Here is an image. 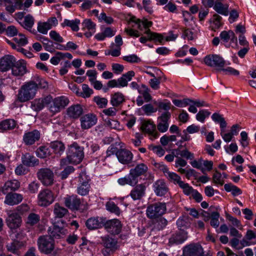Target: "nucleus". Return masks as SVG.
Segmentation results:
<instances>
[{"label":"nucleus","mask_w":256,"mask_h":256,"mask_svg":"<svg viewBox=\"0 0 256 256\" xmlns=\"http://www.w3.org/2000/svg\"><path fill=\"white\" fill-rule=\"evenodd\" d=\"M37 86L35 82L30 80L23 84L18 91L17 100L20 102H24L32 100L36 96Z\"/></svg>","instance_id":"nucleus-1"},{"label":"nucleus","mask_w":256,"mask_h":256,"mask_svg":"<svg viewBox=\"0 0 256 256\" xmlns=\"http://www.w3.org/2000/svg\"><path fill=\"white\" fill-rule=\"evenodd\" d=\"M84 156L83 148L77 144L74 143L70 145L67 152V159H62L60 162V165L64 166L68 162L78 164L82 162Z\"/></svg>","instance_id":"nucleus-2"},{"label":"nucleus","mask_w":256,"mask_h":256,"mask_svg":"<svg viewBox=\"0 0 256 256\" xmlns=\"http://www.w3.org/2000/svg\"><path fill=\"white\" fill-rule=\"evenodd\" d=\"M166 210V206L164 203L156 202L150 204L146 209V214L148 218L151 219L160 218L162 224L168 223L166 219L161 216Z\"/></svg>","instance_id":"nucleus-3"},{"label":"nucleus","mask_w":256,"mask_h":256,"mask_svg":"<svg viewBox=\"0 0 256 256\" xmlns=\"http://www.w3.org/2000/svg\"><path fill=\"white\" fill-rule=\"evenodd\" d=\"M38 179L45 186H50L53 184L54 174L53 172L48 168L40 169L36 174Z\"/></svg>","instance_id":"nucleus-4"},{"label":"nucleus","mask_w":256,"mask_h":256,"mask_svg":"<svg viewBox=\"0 0 256 256\" xmlns=\"http://www.w3.org/2000/svg\"><path fill=\"white\" fill-rule=\"evenodd\" d=\"M38 243L40 250L46 254L51 253L54 248V240L48 236H40Z\"/></svg>","instance_id":"nucleus-5"},{"label":"nucleus","mask_w":256,"mask_h":256,"mask_svg":"<svg viewBox=\"0 0 256 256\" xmlns=\"http://www.w3.org/2000/svg\"><path fill=\"white\" fill-rule=\"evenodd\" d=\"M204 62L207 66L216 68L217 70H222L226 64L224 58L216 54L206 56L204 58Z\"/></svg>","instance_id":"nucleus-6"},{"label":"nucleus","mask_w":256,"mask_h":256,"mask_svg":"<svg viewBox=\"0 0 256 256\" xmlns=\"http://www.w3.org/2000/svg\"><path fill=\"white\" fill-rule=\"evenodd\" d=\"M186 225L179 226V231L175 234H173L169 239V246L179 244L182 243L188 238L187 232H186Z\"/></svg>","instance_id":"nucleus-7"},{"label":"nucleus","mask_w":256,"mask_h":256,"mask_svg":"<svg viewBox=\"0 0 256 256\" xmlns=\"http://www.w3.org/2000/svg\"><path fill=\"white\" fill-rule=\"evenodd\" d=\"M54 197L53 192L48 189L41 190L38 194V204L42 206H46L53 202Z\"/></svg>","instance_id":"nucleus-8"},{"label":"nucleus","mask_w":256,"mask_h":256,"mask_svg":"<svg viewBox=\"0 0 256 256\" xmlns=\"http://www.w3.org/2000/svg\"><path fill=\"white\" fill-rule=\"evenodd\" d=\"M52 104L50 106L49 109L54 114L60 112L69 103L68 99L64 96L56 98L52 100Z\"/></svg>","instance_id":"nucleus-9"},{"label":"nucleus","mask_w":256,"mask_h":256,"mask_svg":"<svg viewBox=\"0 0 256 256\" xmlns=\"http://www.w3.org/2000/svg\"><path fill=\"white\" fill-rule=\"evenodd\" d=\"M58 24V20L56 17L53 16L48 19L46 22H39L38 23V31L43 34H48V30L51 29L53 26H56Z\"/></svg>","instance_id":"nucleus-10"},{"label":"nucleus","mask_w":256,"mask_h":256,"mask_svg":"<svg viewBox=\"0 0 256 256\" xmlns=\"http://www.w3.org/2000/svg\"><path fill=\"white\" fill-rule=\"evenodd\" d=\"M26 246V242L24 240H14L12 242L6 245L7 250L13 254L20 256L21 254V250Z\"/></svg>","instance_id":"nucleus-11"},{"label":"nucleus","mask_w":256,"mask_h":256,"mask_svg":"<svg viewBox=\"0 0 256 256\" xmlns=\"http://www.w3.org/2000/svg\"><path fill=\"white\" fill-rule=\"evenodd\" d=\"M203 248L198 244H191L183 248V256H198L203 254Z\"/></svg>","instance_id":"nucleus-12"},{"label":"nucleus","mask_w":256,"mask_h":256,"mask_svg":"<svg viewBox=\"0 0 256 256\" xmlns=\"http://www.w3.org/2000/svg\"><path fill=\"white\" fill-rule=\"evenodd\" d=\"M52 97L48 96L44 98H36L31 102L30 108L38 112L41 110L45 106L48 105L52 102Z\"/></svg>","instance_id":"nucleus-13"},{"label":"nucleus","mask_w":256,"mask_h":256,"mask_svg":"<svg viewBox=\"0 0 256 256\" xmlns=\"http://www.w3.org/2000/svg\"><path fill=\"white\" fill-rule=\"evenodd\" d=\"M171 116V114L169 112H166L162 113L158 118V130L161 132H166L168 128V120Z\"/></svg>","instance_id":"nucleus-14"},{"label":"nucleus","mask_w":256,"mask_h":256,"mask_svg":"<svg viewBox=\"0 0 256 256\" xmlns=\"http://www.w3.org/2000/svg\"><path fill=\"white\" fill-rule=\"evenodd\" d=\"M48 237L52 240L62 238L66 234V230L58 225H51L48 228Z\"/></svg>","instance_id":"nucleus-15"},{"label":"nucleus","mask_w":256,"mask_h":256,"mask_svg":"<svg viewBox=\"0 0 256 256\" xmlns=\"http://www.w3.org/2000/svg\"><path fill=\"white\" fill-rule=\"evenodd\" d=\"M116 157L121 164H128L132 162L133 154L127 149L120 148L116 153Z\"/></svg>","instance_id":"nucleus-16"},{"label":"nucleus","mask_w":256,"mask_h":256,"mask_svg":"<svg viewBox=\"0 0 256 256\" xmlns=\"http://www.w3.org/2000/svg\"><path fill=\"white\" fill-rule=\"evenodd\" d=\"M97 122V118L95 114L89 113L84 115L80 118L82 129L86 130L95 125Z\"/></svg>","instance_id":"nucleus-17"},{"label":"nucleus","mask_w":256,"mask_h":256,"mask_svg":"<svg viewBox=\"0 0 256 256\" xmlns=\"http://www.w3.org/2000/svg\"><path fill=\"white\" fill-rule=\"evenodd\" d=\"M16 58L11 55H6L0 58V71L6 72L12 68Z\"/></svg>","instance_id":"nucleus-18"},{"label":"nucleus","mask_w":256,"mask_h":256,"mask_svg":"<svg viewBox=\"0 0 256 256\" xmlns=\"http://www.w3.org/2000/svg\"><path fill=\"white\" fill-rule=\"evenodd\" d=\"M146 183L137 184L130 192V196L134 200L141 199L145 194Z\"/></svg>","instance_id":"nucleus-19"},{"label":"nucleus","mask_w":256,"mask_h":256,"mask_svg":"<svg viewBox=\"0 0 256 256\" xmlns=\"http://www.w3.org/2000/svg\"><path fill=\"white\" fill-rule=\"evenodd\" d=\"M85 178H86V176L84 174H80L78 178L80 184L78 187L77 192L82 196L88 194L90 188L88 180H84Z\"/></svg>","instance_id":"nucleus-20"},{"label":"nucleus","mask_w":256,"mask_h":256,"mask_svg":"<svg viewBox=\"0 0 256 256\" xmlns=\"http://www.w3.org/2000/svg\"><path fill=\"white\" fill-rule=\"evenodd\" d=\"M12 72L15 76H22L26 72V62L23 60L18 61L15 60V63L12 66Z\"/></svg>","instance_id":"nucleus-21"},{"label":"nucleus","mask_w":256,"mask_h":256,"mask_svg":"<svg viewBox=\"0 0 256 256\" xmlns=\"http://www.w3.org/2000/svg\"><path fill=\"white\" fill-rule=\"evenodd\" d=\"M65 206L70 209L78 210L81 204L80 200L76 195L67 196L64 198Z\"/></svg>","instance_id":"nucleus-22"},{"label":"nucleus","mask_w":256,"mask_h":256,"mask_svg":"<svg viewBox=\"0 0 256 256\" xmlns=\"http://www.w3.org/2000/svg\"><path fill=\"white\" fill-rule=\"evenodd\" d=\"M23 200V196L20 194L15 192H8L6 196L4 202L9 206L18 204Z\"/></svg>","instance_id":"nucleus-23"},{"label":"nucleus","mask_w":256,"mask_h":256,"mask_svg":"<svg viewBox=\"0 0 256 256\" xmlns=\"http://www.w3.org/2000/svg\"><path fill=\"white\" fill-rule=\"evenodd\" d=\"M40 138L39 132L37 130H34L26 133L23 136V140L26 145H32L38 141Z\"/></svg>","instance_id":"nucleus-24"},{"label":"nucleus","mask_w":256,"mask_h":256,"mask_svg":"<svg viewBox=\"0 0 256 256\" xmlns=\"http://www.w3.org/2000/svg\"><path fill=\"white\" fill-rule=\"evenodd\" d=\"M141 128L144 132L149 134L156 138L158 136V134L156 131V126L150 120L144 121L142 122Z\"/></svg>","instance_id":"nucleus-25"},{"label":"nucleus","mask_w":256,"mask_h":256,"mask_svg":"<svg viewBox=\"0 0 256 256\" xmlns=\"http://www.w3.org/2000/svg\"><path fill=\"white\" fill-rule=\"evenodd\" d=\"M154 191L158 196L165 195L168 192V188L162 180H156L154 184Z\"/></svg>","instance_id":"nucleus-26"},{"label":"nucleus","mask_w":256,"mask_h":256,"mask_svg":"<svg viewBox=\"0 0 256 256\" xmlns=\"http://www.w3.org/2000/svg\"><path fill=\"white\" fill-rule=\"evenodd\" d=\"M86 224H120V222L118 219L106 220L104 218L97 217L88 219Z\"/></svg>","instance_id":"nucleus-27"},{"label":"nucleus","mask_w":256,"mask_h":256,"mask_svg":"<svg viewBox=\"0 0 256 256\" xmlns=\"http://www.w3.org/2000/svg\"><path fill=\"white\" fill-rule=\"evenodd\" d=\"M20 186V182L16 180H10L6 182L5 184L2 188V192L4 194L9 192L8 191H15L18 189Z\"/></svg>","instance_id":"nucleus-28"},{"label":"nucleus","mask_w":256,"mask_h":256,"mask_svg":"<svg viewBox=\"0 0 256 256\" xmlns=\"http://www.w3.org/2000/svg\"><path fill=\"white\" fill-rule=\"evenodd\" d=\"M102 243L104 246L110 250V252H113L118 248L117 244V241L114 239L109 236L102 238Z\"/></svg>","instance_id":"nucleus-29"},{"label":"nucleus","mask_w":256,"mask_h":256,"mask_svg":"<svg viewBox=\"0 0 256 256\" xmlns=\"http://www.w3.org/2000/svg\"><path fill=\"white\" fill-rule=\"evenodd\" d=\"M19 24L26 30L35 34L36 30H32V28L34 24V18L30 14H28L24 16L22 22H19Z\"/></svg>","instance_id":"nucleus-30"},{"label":"nucleus","mask_w":256,"mask_h":256,"mask_svg":"<svg viewBox=\"0 0 256 256\" xmlns=\"http://www.w3.org/2000/svg\"><path fill=\"white\" fill-rule=\"evenodd\" d=\"M22 164L28 166H34L39 164V160L34 156L26 153L22 157Z\"/></svg>","instance_id":"nucleus-31"},{"label":"nucleus","mask_w":256,"mask_h":256,"mask_svg":"<svg viewBox=\"0 0 256 256\" xmlns=\"http://www.w3.org/2000/svg\"><path fill=\"white\" fill-rule=\"evenodd\" d=\"M82 112L83 109L80 104L72 106L67 109L68 115L73 118H78Z\"/></svg>","instance_id":"nucleus-32"},{"label":"nucleus","mask_w":256,"mask_h":256,"mask_svg":"<svg viewBox=\"0 0 256 256\" xmlns=\"http://www.w3.org/2000/svg\"><path fill=\"white\" fill-rule=\"evenodd\" d=\"M50 146L57 156H60L65 150L64 144L60 141H54L50 143Z\"/></svg>","instance_id":"nucleus-33"},{"label":"nucleus","mask_w":256,"mask_h":256,"mask_svg":"<svg viewBox=\"0 0 256 256\" xmlns=\"http://www.w3.org/2000/svg\"><path fill=\"white\" fill-rule=\"evenodd\" d=\"M220 38L224 42H228L230 40L232 42L236 44L238 42L237 38L234 32L231 30L222 32L220 34Z\"/></svg>","instance_id":"nucleus-34"},{"label":"nucleus","mask_w":256,"mask_h":256,"mask_svg":"<svg viewBox=\"0 0 256 256\" xmlns=\"http://www.w3.org/2000/svg\"><path fill=\"white\" fill-rule=\"evenodd\" d=\"M8 217L6 219L8 224H20L22 222V218L17 212L8 211Z\"/></svg>","instance_id":"nucleus-35"},{"label":"nucleus","mask_w":256,"mask_h":256,"mask_svg":"<svg viewBox=\"0 0 256 256\" xmlns=\"http://www.w3.org/2000/svg\"><path fill=\"white\" fill-rule=\"evenodd\" d=\"M16 126V122L12 119H7L0 122V130L4 132L14 129Z\"/></svg>","instance_id":"nucleus-36"},{"label":"nucleus","mask_w":256,"mask_h":256,"mask_svg":"<svg viewBox=\"0 0 256 256\" xmlns=\"http://www.w3.org/2000/svg\"><path fill=\"white\" fill-rule=\"evenodd\" d=\"M125 101L124 96L121 92H116L112 96L110 103L113 106H118Z\"/></svg>","instance_id":"nucleus-37"},{"label":"nucleus","mask_w":256,"mask_h":256,"mask_svg":"<svg viewBox=\"0 0 256 256\" xmlns=\"http://www.w3.org/2000/svg\"><path fill=\"white\" fill-rule=\"evenodd\" d=\"M80 24V20L78 19L70 20H64V22L62 24V26L64 27L66 26H69L72 30L74 32H78L79 30L78 25Z\"/></svg>","instance_id":"nucleus-38"},{"label":"nucleus","mask_w":256,"mask_h":256,"mask_svg":"<svg viewBox=\"0 0 256 256\" xmlns=\"http://www.w3.org/2000/svg\"><path fill=\"white\" fill-rule=\"evenodd\" d=\"M148 169V167L145 164L141 163L137 164L134 168H132L130 171L139 176L144 174L147 172Z\"/></svg>","instance_id":"nucleus-39"},{"label":"nucleus","mask_w":256,"mask_h":256,"mask_svg":"<svg viewBox=\"0 0 256 256\" xmlns=\"http://www.w3.org/2000/svg\"><path fill=\"white\" fill-rule=\"evenodd\" d=\"M39 40L42 42L46 50L52 52L54 50L52 42L48 38L41 36Z\"/></svg>","instance_id":"nucleus-40"},{"label":"nucleus","mask_w":256,"mask_h":256,"mask_svg":"<svg viewBox=\"0 0 256 256\" xmlns=\"http://www.w3.org/2000/svg\"><path fill=\"white\" fill-rule=\"evenodd\" d=\"M105 229L112 234H120L122 230V225H104Z\"/></svg>","instance_id":"nucleus-41"},{"label":"nucleus","mask_w":256,"mask_h":256,"mask_svg":"<svg viewBox=\"0 0 256 256\" xmlns=\"http://www.w3.org/2000/svg\"><path fill=\"white\" fill-rule=\"evenodd\" d=\"M68 212V210L60 206L58 204H56L54 208V213L57 217L62 218Z\"/></svg>","instance_id":"nucleus-42"},{"label":"nucleus","mask_w":256,"mask_h":256,"mask_svg":"<svg viewBox=\"0 0 256 256\" xmlns=\"http://www.w3.org/2000/svg\"><path fill=\"white\" fill-rule=\"evenodd\" d=\"M93 93V90L90 88L88 84H83L82 86V92L79 93V96L84 98H89Z\"/></svg>","instance_id":"nucleus-43"},{"label":"nucleus","mask_w":256,"mask_h":256,"mask_svg":"<svg viewBox=\"0 0 256 256\" xmlns=\"http://www.w3.org/2000/svg\"><path fill=\"white\" fill-rule=\"evenodd\" d=\"M13 40L18 44V46H24L28 42L26 36L22 34H19L18 36L13 38Z\"/></svg>","instance_id":"nucleus-44"},{"label":"nucleus","mask_w":256,"mask_h":256,"mask_svg":"<svg viewBox=\"0 0 256 256\" xmlns=\"http://www.w3.org/2000/svg\"><path fill=\"white\" fill-rule=\"evenodd\" d=\"M36 154L39 158H44L50 156V151L46 146H40L37 149Z\"/></svg>","instance_id":"nucleus-45"},{"label":"nucleus","mask_w":256,"mask_h":256,"mask_svg":"<svg viewBox=\"0 0 256 256\" xmlns=\"http://www.w3.org/2000/svg\"><path fill=\"white\" fill-rule=\"evenodd\" d=\"M106 209L111 212L118 215L120 214L119 208L114 202H108L106 204Z\"/></svg>","instance_id":"nucleus-46"},{"label":"nucleus","mask_w":256,"mask_h":256,"mask_svg":"<svg viewBox=\"0 0 256 256\" xmlns=\"http://www.w3.org/2000/svg\"><path fill=\"white\" fill-rule=\"evenodd\" d=\"M143 90H138L139 93L142 94L146 102H148L152 100V96L149 94L150 89L145 85H142Z\"/></svg>","instance_id":"nucleus-47"},{"label":"nucleus","mask_w":256,"mask_h":256,"mask_svg":"<svg viewBox=\"0 0 256 256\" xmlns=\"http://www.w3.org/2000/svg\"><path fill=\"white\" fill-rule=\"evenodd\" d=\"M182 190L184 194L186 195L192 194L194 190L192 186H190L187 183H184L183 181L180 182L178 185Z\"/></svg>","instance_id":"nucleus-48"},{"label":"nucleus","mask_w":256,"mask_h":256,"mask_svg":"<svg viewBox=\"0 0 256 256\" xmlns=\"http://www.w3.org/2000/svg\"><path fill=\"white\" fill-rule=\"evenodd\" d=\"M210 113L207 110H202L198 112L196 115V118L198 120L204 122L205 118L210 115Z\"/></svg>","instance_id":"nucleus-49"},{"label":"nucleus","mask_w":256,"mask_h":256,"mask_svg":"<svg viewBox=\"0 0 256 256\" xmlns=\"http://www.w3.org/2000/svg\"><path fill=\"white\" fill-rule=\"evenodd\" d=\"M83 29L87 28L88 30H95L96 24L90 19H86L82 23Z\"/></svg>","instance_id":"nucleus-50"},{"label":"nucleus","mask_w":256,"mask_h":256,"mask_svg":"<svg viewBox=\"0 0 256 256\" xmlns=\"http://www.w3.org/2000/svg\"><path fill=\"white\" fill-rule=\"evenodd\" d=\"M128 179V184L134 186L138 182V176L136 174H134L132 172L130 171L129 174L126 176Z\"/></svg>","instance_id":"nucleus-51"},{"label":"nucleus","mask_w":256,"mask_h":256,"mask_svg":"<svg viewBox=\"0 0 256 256\" xmlns=\"http://www.w3.org/2000/svg\"><path fill=\"white\" fill-rule=\"evenodd\" d=\"M40 216L34 213H31L28 218L27 224H36L39 222Z\"/></svg>","instance_id":"nucleus-52"},{"label":"nucleus","mask_w":256,"mask_h":256,"mask_svg":"<svg viewBox=\"0 0 256 256\" xmlns=\"http://www.w3.org/2000/svg\"><path fill=\"white\" fill-rule=\"evenodd\" d=\"M169 180L170 182H172L174 183L176 182L178 185L180 182H182L180 180V177L178 175L172 172H170L166 174V176Z\"/></svg>","instance_id":"nucleus-53"},{"label":"nucleus","mask_w":256,"mask_h":256,"mask_svg":"<svg viewBox=\"0 0 256 256\" xmlns=\"http://www.w3.org/2000/svg\"><path fill=\"white\" fill-rule=\"evenodd\" d=\"M94 100L97 105L101 108H104L107 105L108 100L106 98L96 96L94 98Z\"/></svg>","instance_id":"nucleus-54"},{"label":"nucleus","mask_w":256,"mask_h":256,"mask_svg":"<svg viewBox=\"0 0 256 256\" xmlns=\"http://www.w3.org/2000/svg\"><path fill=\"white\" fill-rule=\"evenodd\" d=\"M123 60L130 63H137L140 61V58L136 54L124 56Z\"/></svg>","instance_id":"nucleus-55"},{"label":"nucleus","mask_w":256,"mask_h":256,"mask_svg":"<svg viewBox=\"0 0 256 256\" xmlns=\"http://www.w3.org/2000/svg\"><path fill=\"white\" fill-rule=\"evenodd\" d=\"M142 108L147 115H150L151 114L156 112V109H154L152 104H145L142 107Z\"/></svg>","instance_id":"nucleus-56"},{"label":"nucleus","mask_w":256,"mask_h":256,"mask_svg":"<svg viewBox=\"0 0 256 256\" xmlns=\"http://www.w3.org/2000/svg\"><path fill=\"white\" fill-rule=\"evenodd\" d=\"M50 36L56 42H62L64 41L63 38L55 30L50 31Z\"/></svg>","instance_id":"nucleus-57"},{"label":"nucleus","mask_w":256,"mask_h":256,"mask_svg":"<svg viewBox=\"0 0 256 256\" xmlns=\"http://www.w3.org/2000/svg\"><path fill=\"white\" fill-rule=\"evenodd\" d=\"M98 20L100 22L102 20L104 21L108 24H111L114 22V19L111 16H107L104 12H102L98 16Z\"/></svg>","instance_id":"nucleus-58"},{"label":"nucleus","mask_w":256,"mask_h":256,"mask_svg":"<svg viewBox=\"0 0 256 256\" xmlns=\"http://www.w3.org/2000/svg\"><path fill=\"white\" fill-rule=\"evenodd\" d=\"M94 3L95 2L92 0H83V3L82 4L80 8L82 10L90 9Z\"/></svg>","instance_id":"nucleus-59"},{"label":"nucleus","mask_w":256,"mask_h":256,"mask_svg":"<svg viewBox=\"0 0 256 256\" xmlns=\"http://www.w3.org/2000/svg\"><path fill=\"white\" fill-rule=\"evenodd\" d=\"M212 179L214 182L215 184H220L221 186L223 185L224 181L222 179V174L218 171H216V172L214 174Z\"/></svg>","instance_id":"nucleus-60"},{"label":"nucleus","mask_w":256,"mask_h":256,"mask_svg":"<svg viewBox=\"0 0 256 256\" xmlns=\"http://www.w3.org/2000/svg\"><path fill=\"white\" fill-rule=\"evenodd\" d=\"M152 150L159 156H162L164 154L165 150L160 146H151Z\"/></svg>","instance_id":"nucleus-61"},{"label":"nucleus","mask_w":256,"mask_h":256,"mask_svg":"<svg viewBox=\"0 0 256 256\" xmlns=\"http://www.w3.org/2000/svg\"><path fill=\"white\" fill-rule=\"evenodd\" d=\"M74 168L72 166H67L64 170L61 172L60 176L62 179H66L68 176L72 172H74Z\"/></svg>","instance_id":"nucleus-62"},{"label":"nucleus","mask_w":256,"mask_h":256,"mask_svg":"<svg viewBox=\"0 0 256 256\" xmlns=\"http://www.w3.org/2000/svg\"><path fill=\"white\" fill-rule=\"evenodd\" d=\"M106 124L111 128L120 130V123L117 120H108L106 122Z\"/></svg>","instance_id":"nucleus-63"},{"label":"nucleus","mask_w":256,"mask_h":256,"mask_svg":"<svg viewBox=\"0 0 256 256\" xmlns=\"http://www.w3.org/2000/svg\"><path fill=\"white\" fill-rule=\"evenodd\" d=\"M39 186L40 184L34 181L28 184V189L31 193L34 194L38 192Z\"/></svg>","instance_id":"nucleus-64"}]
</instances>
